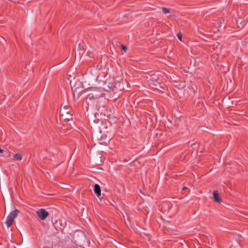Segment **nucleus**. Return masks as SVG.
Wrapping results in <instances>:
<instances>
[{"label": "nucleus", "instance_id": "1", "mask_svg": "<svg viewBox=\"0 0 248 248\" xmlns=\"http://www.w3.org/2000/svg\"><path fill=\"white\" fill-rule=\"evenodd\" d=\"M18 213L19 211L17 209H15L12 211L8 216L5 222L8 227H10L12 225L14 219L17 216Z\"/></svg>", "mask_w": 248, "mask_h": 248}, {"label": "nucleus", "instance_id": "2", "mask_svg": "<svg viewBox=\"0 0 248 248\" xmlns=\"http://www.w3.org/2000/svg\"><path fill=\"white\" fill-rule=\"evenodd\" d=\"M36 214L42 220H45L49 215L48 212L44 208L39 209L36 211Z\"/></svg>", "mask_w": 248, "mask_h": 248}, {"label": "nucleus", "instance_id": "3", "mask_svg": "<svg viewBox=\"0 0 248 248\" xmlns=\"http://www.w3.org/2000/svg\"><path fill=\"white\" fill-rule=\"evenodd\" d=\"M213 198L214 200L217 202L221 203V199L219 197V195L217 191V190H214L213 193Z\"/></svg>", "mask_w": 248, "mask_h": 248}, {"label": "nucleus", "instance_id": "4", "mask_svg": "<svg viewBox=\"0 0 248 248\" xmlns=\"http://www.w3.org/2000/svg\"><path fill=\"white\" fill-rule=\"evenodd\" d=\"M94 191L98 197L101 195V188L99 185L95 184L94 185Z\"/></svg>", "mask_w": 248, "mask_h": 248}, {"label": "nucleus", "instance_id": "5", "mask_svg": "<svg viewBox=\"0 0 248 248\" xmlns=\"http://www.w3.org/2000/svg\"><path fill=\"white\" fill-rule=\"evenodd\" d=\"M66 113L67 114H64L62 113V114L61 115V117L62 119H63L66 122H67L69 121L70 119H71L72 118L71 116L69 115V114L68 113V112H67Z\"/></svg>", "mask_w": 248, "mask_h": 248}, {"label": "nucleus", "instance_id": "6", "mask_svg": "<svg viewBox=\"0 0 248 248\" xmlns=\"http://www.w3.org/2000/svg\"><path fill=\"white\" fill-rule=\"evenodd\" d=\"M100 97L101 95L99 94L90 93L88 95L87 98H88L89 100H92L93 99H97Z\"/></svg>", "mask_w": 248, "mask_h": 248}, {"label": "nucleus", "instance_id": "7", "mask_svg": "<svg viewBox=\"0 0 248 248\" xmlns=\"http://www.w3.org/2000/svg\"><path fill=\"white\" fill-rule=\"evenodd\" d=\"M14 159L16 160H21L22 158V155L19 154H16L14 156Z\"/></svg>", "mask_w": 248, "mask_h": 248}, {"label": "nucleus", "instance_id": "8", "mask_svg": "<svg viewBox=\"0 0 248 248\" xmlns=\"http://www.w3.org/2000/svg\"><path fill=\"white\" fill-rule=\"evenodd\" d=\"M161 9L162 12L165 14H169L170 13V9L166 7H162Z\"/></svg>", "mask_w": 248, "mask_h": 248}, {"label": "nucleus", "instance_id": "9", "mask_svg": "<svg viewBox=\"0 0 248 248\" xmlns=\"http://www.w3.org/2000/svg\"><path fill=\"white\" fill-rule=\"evenodd\" d=\"M159 84L158 82H157V81H155V83H153L152 81H151L150 82V85H153V86H155V89H158L157 86V85Z\"/></svg>", "mask_w": 248, "mask_h": 248}, {"label": "nucleus", "instance_id": "10", "mask_svg": "<svg viewBox=\"0 0 248 248\" xmlns=\"http://www.w3.org/2000/svg\"><path fill=\"white\" fill-rule=\"evenodd\" d=\"M118 46H120V47L124 51V52H126L127 50V48L126 46H124V45H121L120 43H119V45Z\"/></svg>", "mask_w": 248, "mask_h": 248}, {"label": "nucleus", "instance_id": "11", "mask_svg": "<svg viewBox=\"0 0 248 248\" xmlns=\"http://www.w3.org/2000/svg\"><path fill=\"white\" fill-rule=\"evenodd\" d=\"M175 87H177L178 86V88L180 89V88H184L185 87V85L184 83H183L182 84L180 83V84H179V85H177V84L175 85Z\"/></svg>", "mask_w": 248, "mask_h": 248}, {"label": "nucleus", "instance_id": "12", "mask_svg": "<svg viewBox=\"0 0 248 248\" xmlns=\"http://www.w3.org/2000/svg\"><path fill=\"white\" fill-rule=\"evenodd\" d=\"M177 36H178V38L179 40L181 41L182 40V34L181 33H179L177 35Z\"/></svg>", "mask_w": 248, "mask_h": 248}, {"label": "nucleus", "instance_id": "13", "mask_svg": "<svg viewBox=\"0 0 248 248\" xmlns=\"http://www.w3.org/2000/svg\"><path fill=\"white\" fill-rule=\"evenodd\" d=\"M4 152V150L1 149L0 148V153L2 154V153H3Z\"/></svg>", "mask_w": 248, "mask_h": 248}, {"label": "nucleus", "instance_id": "14", "mask_svg": "<svg viewBox=\"0 0 248 248\" xmlns=\"http://www.w3.org/2000/svg\"><path fill=\"white\" fill-rule=\"evenodd\" d=\"M195 144H196L195 143H192V144H191V145H190V146H191V147H192L193 145H195Z\"/></svg>", "mask_w": 248, "mask_h": 248}, {"label": "nucleus", "instance_id": "15", "mask_svg": "<svg viewBox=\"0 0 248 248\" xmlns=\"http://www.w3.org/2000/svg\"><path fill=\"white\" fill-rule=\"evenodd\" d=\"M186 187H184L183 188V189H186Z\"/></svg>", "mask_w": 248, "mask_h": 248}]
</instances>
